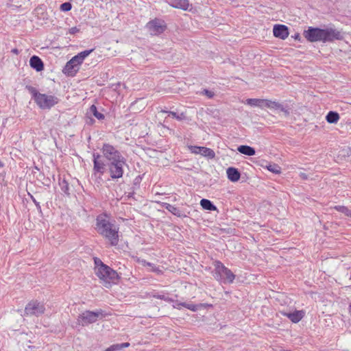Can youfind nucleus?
Masks as SVG:
<instances>
[{"instance_id": "18", "label": "nucleus", "mask_w": 351, "mask_h": 351, "mask_svg": "<svg viewBox=\"0 0 351 351\" xmlns=\"http://www.w3.org/2000/svg\"><path fill=\"white\" fill-rule=\"evenodd\" d=\"M284 315L292 322L298 323L303 318L304 313L302 311H295L292 313H285Z\"/></svg>"}, {"instance_id": "7", "label": "nucleus", "mask_w": 351, "mask_h": 351, "mask_svg": "<svg viewBox=\"0 0 351 351\" xmlns=\"http://www.w3.org/2000/svg\"><path fill=\"white\" fill-rule=\"evenodd\" d=\"M102 316V311H86L80 314L77 317V322L82 326L96 322L99 317Z\"/></svg>"}, {"instance_id": "1", "label": "nucleus", "mask_w": 351, "mask_h": 351, "mask_svg": "<svg viewBox=\"0 0 351 351\" xmlns=\"http://www.w3.org/2000/svg\"><path fill=\"white\" fill-rule=\"evenodd\" d=\"M95 230L108 241L110 245L119 243V228L112 223L104 215H99L96 219Z\"/></svg>"}, {"instance_id": "13", "label": "nucleus", "mask_w": 351, "mask_h": 351, "mask_svg": "<svg viewBox=\"0 0 351 351\" xmlns=\"http://www.w3.org/2000/svg\"><path fill=\"white\" fill-rule=\"evenodd\" d=\"M188 147L190 152L193 154H200L208 159H213L215 157V152L210 148L195 145H190Z\"/></svg>"}, {"instance_id": "33", "label": "nucleus", "mask_w": 351, "mask_h": 351, "mask_svg": "<svg viewBox=\"0 0 351 351\" xmlns=\"http://www.w3.org/2000/svg\"><path fill=\"white\" fill-rule=\"evenodd\" d=\"M72 8L71 3L69 2H65L60 5V10L62 12L70 11Z\"/></svg>"}, {"instance_id": "23", "label": "nucleus", "mask_w": 351, "mask_h": 351, "mask_svg": "<svg viewBox=\"0 0 351 351\" xmlns=\"http://www.w3.org/2000/svg\"><path fill=\"white\" fill-rule=\"evenodd\" d=\"M339 114L335 111H330L326 116V120L329 123H336L339 120Z\"/></svg>"}, {"instance_id": "39", "label": "nucleus", "mask_w": 351, "mask_h": 351, "mask_svg": "<svg viewBox=\"0 0 351 351\" xmlns=\"http://www.w3.org/2000/svg\"><path fill=\"white\" fill-rule=\"evenodd\" d=\"M80 28H78L77 27H71V28H69V29L68 32H69L70 34L73 35V34H77V33L80 32Z\"/></svg>"}, {"instance_id": "26", "label": "nucleus", "mask_w": 351, "mask_h": 351, "mask_svg": "<svg viewBox=\"0 0 351 351\" xmlns=\"http://www.w3.org/2000/svg\"><path fill=\"white\" fill-rule=\"evenodd\" d=\"M93 51V49L85 50L79 53L77 55L75 56L74 58L79 61L81 64L83 62L84 60L90 55V53Z\"/></svg>"}, {"instance_id": "15", "label": "nucleus", "mask_w": 351, "mask_h": 351, "mask_svg": "<svg viewBox=\"0 0 351 351\" xmlns=\"http://www.w3.org/2000/svg\"><path fill=\"white\" fill-rule=\"evenodd\" d=\"M274 36L285 40L289 36L288 27L285 25H275L273 28Z\"/></svg>"}, {"instance_id": "28", "label": "nucleus", "mask_w": 351, "mask_h": 351, "mask_svg": "<svg viewBox=\"0 0 351 351\" xmlns=\"http://www.w3.org/2000/svg\"><path fill=\"white\" fill-rule=\"evenodd\" d=\"M263 99H247L245 104L251 106H257L261 108Z\"/></svg>"}, {"instance_id": "21", "label": "nucleus", "mask_w": 351, "mask_h": 351, "mask_svg": "<svg viewBox=\"0 0 351 351\" xmlns=\"http://www.w3.org/2000/svg\"><path fill=\"white\" fill-rule=\"evenodd\" d=\"M237 150L241 153L246 156H254L256 153L255 149L248 145H240L238 147Z\"/></svg>"}, {"instance_id": "6", "label": "nucleus", "mask_w": 351, "mask_h": 351, "mask_svg": "<svg viewBox=\"0 0 351 351\" xmlns=\"http://www.w3.org/2000/svg\"><path fill=\"white\" fill-rule=\"evenodd\" d=\"M125 165H127L126 158H121L117 161L108 163L107 167L110 178L114 180L122 178Z\"/></svg>"}, {"instance_id": "45", "label": "nucleus", "mask_w": 351, "mask_h": 351, "mask_svg": "<svg viewBox=\"0 0 351 351\" xmlns=\"http://www.w3.org/2000/svg\"><path fill=\"white\" fill-rule=\"evenodd\" d=\"M121 349L128 348L130 346V343L128 342L121 343Z\"/></svg>"}, {"instance_id": "11", "label": "nucleus", "mask_w": 351, "mask_h": 351, "mask_svg": "<svg viewBox=\"0 0 351 351\" xmlns=\"http://www.w3.org/2000/svg\"><path fill=\"white\" fill-rule=\"evenodd\" d=\"M304 36L310 42L323 41V29L310 27Z\"/></svg>"}, {"instance_id": "34", "label": "nucleus", "mask_w": 351, "mask_h": 351, "mask_svg": "<svg viewBox=\"0 0 351 351\" xmlns=\"http://www.w3.org/2000/svg\"><path fill=\"white\" fill-rule=\"evenodd\" d=\"M121 343H116L110 346L107 349H106L104 351H117V350H121Z\"/></svg>"}, {"instance_id": "37", "label": "nucleus", "mask_w": 351, "mask_h": 351, "mask_svg": "<svg viewBox=\"0 0 351 351\" xmlns=\"http://www.w3.org/2000/svg\"><path fill=\"white\" fill-rule=\"evenodd\" d=\"M271 104V100L263 99L261 108L262 109H265V108H270Z\"/></svg>"}, {"instance_id": "32", "label": "nucleus", "mask_w": 351, "mask_h": 351, "mask_svg": "<svg viewBox=\"0 0 351 351\" xmlns=\"http://www.w3.org/2000/svg\"><path fill=\"white\" fill-rule=\"evenodd\" d=\"M165 112L168 113L169 115H171L173 118L179 121L182 120L184 118V114L183 113L178 114L176 112L173 111H165Z\"/></svg>"}, {"instance_id": "8", "label": "nucleus", "mask_w": 351, "mask_h": 351, "mask_svg": "<svg viewBox=\"0 0 351 351\" xmlns=\"http://www.w3.org/2000/svg\"><path fill=\"white\" fill-rule=\"evenodd\" d=\"M145 27L150 34L154 36H157L163 33L167 28L165 22L163 20L157 18L149 21L146 24Z\"/></svg>"}, {"instance_id": "16", "label": "nucleus", "mask_w": 351, "mask_h": 351, "mask_svg": "<svg viewBox=\"0 0 351 351\" xmlns=\"http://www.w3.org/2000/svg\"><path fill=\"white\" fill-rule=\"evenodd\" d=\"M168 4L175 8L187 10L190 6L188 0H167Z\"/></svg>"}, {"instance_id": "4", "label": "nucleus", "mask_w": 351, "mask_h": 351, "mask_svg": "<svg viewBox=\"0 0 351 351\" xmlns=\"http://www.w3.org/2000/svg\"><path fill=\"white\" fill-rule=\"evenodd\" d=\"M95 274L106 287L116 283L119 277L117 271L108 265L101 266L99 269H96Z\"/></svg>"}, {"instance_id": "12", "label": "nucleus", "mask_w": 351, "mask_h": 351, "mask_svg": "<svg viewBox=\"0 0 351 351\" xmlns=\"http://www.w3.org/2000/svg\"><path fill=\"white\" fill-rule=\"evenodd\" d=\"M80 64L81 63L74 57H73L69 61L66 62L62 71L65 75L73 77L78 72Z\"/></svg>"}, {"instance_id": "20", "label": "nucleus", "mask_w": 351, "mask_h": 351, "mask_svg": "<svg viewBox=\"0 0 351 351\" xmlns=\"http://www.w3.org/2000/svg\"><path fill=\"white\" fill-rule=\"evenodd\" d=\"M162 207L167 210L169 212H170L171 214L177 217H182L186 216L178 208L169 203L163 202Z\"/></svg>"}, {"instance_id": "25", "label": "nucleus", "mask_w": 351, "mask_h": 351, "mask_svg": "<svg viewBox=\"0 0 351 351\" xmlns=\"http://www.w3.org/2000/svg\"><path fill=\"white\" fill-rule=\"evenodd\" d=\"M269 109H271V110H280L282 112H285L286 114H289L288 110L283 106V105H282L281 104H280L277 101H272L271 100V104L270 105V108Z\"/></svg>"}, {"instance_id": "36", "label": "nucleus", "mask_w": 351, "mask_h": 351, "mask_svg": "<svg viewBox=\"0 0 351 351\" xmlns=\"http://www.w3.org/2000/svg\"><path fill=\"white\" fill-rule=\"evenodd\" d=\"M94 261L95 265V272L96 271V269H99L100 267H101V266L106 265L98 258H95Z\"/></svg>"}, {"instance_id": "22", "label": "nucleus", "mask_w": 351, "mask_h": 351, "mask_svg": "<svg viewBox=\"0 0 351 351\" xmlns=\"http://www.w3.org/2000/svg\"><path fill=\"white\" fill-rule=\"evenodd\" d=\"M200 205L204 209L207 210L215 211L217 210V207L213 204V203L207 199H201Z\"/></svg>"}, {"instance_id": "19", "label": "nucleus", "mask_w": 351, "mask_h": 351, "mask_svg": "<svg viewBox=\"0 0 351 351\" xmlns=\"http://www.w3.org/2000/svg\"><path fill=\"white\" fill-rule=\"evenodd\" d=\"M228 178L232 182H237L241 177V174L237 169L234 167H228L226 170Z\"/></svg>"}, {"instance_id": "3", "label": "nucleus", "mask_w": 351, "mask_h": 351, "mask_svg": "<svg viewBox=\"0 0 351 351\" xmlns=\"http://www.w3.org/2000/svg\"><path fill=\"white\" fill-rule=\"evenodd\" d=\"M213 276L215 278L222 283H232L235 275L230 269L227 268L221 261L214 262Z\"/></svg>"}, {"instance_id": "9", "label": "nucleus", "mask_w": 351, "mask_h": 351, "mask_svg": "<svg viewBox=\"0 0 351 351\" xmlns=\"http://www.w3.org/2000/svg\"><path fill=\"white\" fill-rule=\"evenodd\" d=\"M45 307L43 303L37 300L29 302L25 306V315L27 316H40L45 313Z\"/></svg>"}, {"instance_id": "2", "label": "nucleus", "mask_w": 351, "mask_h": 351, "mask_svg": "<svg viewBox=\"0 0 351 351\" xmlns=\"http://www.w3.org/2000/svg\"><path fill=\"white\" fill-rule=\"evenodd\" d=\"M26 88L32 95V97L36 104L41 109H50L59 101L57 97L52 95L40 93L33 86H27Z\"/></svg>"}, {"instance_id": "30", "label": "nucleus", "mask_w": 351, "mask_h": 351, "mask_svg": "<svg viewBox=\"0 0 351 351\" xmlns=\"http://www.w3.org/2000/svg\"><path fill=\"white\" fill-rule=\"evenodd\" d=\"M60 186L61 188V190L66 194H69V186L68 182L63 180L62 182H60Z\"/></svg>"}, {"instance_id": "35", "label": "nucleus", "mask_w": 351, "mask_h": 351, "mask_svg": "<svg viewBox=\"0 0 351 351\" xmlns=\"http://www.w3.org/2000/svg\"><path fill=\"white\" fill-rule=\"evenodd\" d=\"M267 169L269 171L275 173H279L280 172V167L276 165H270L267 167Z\"/></svg>"}, {"instance_id": "46", "label": "nucleus", "mask_w": 351, "mask_h": 351, "mask_svg": "<svg viewBox=\"0 0 351 351\" xmlns=\"http://www.w3.org/2000/svg\"><path fill=\"white\" fill-rule=\"evenodd\" d=\"M11 51H12V53L16 54V55L19 53V51L16 48L12 49Z\"/></svg>"}, {"instance_id": "44", "label": "nucleus", "mask_w": 351, "mask_h": 351, "mask_svg": "<svg viewBox=\"0 0 351 351\" xmlns=\"http://www.w3.org/2000/svg\"><path fill=\"white\" fill-rule=\"evenodd\" d=\"M131 258L136 263H141V258L138 257L137 256H135V255H132L131 256Z\"/></svg>"}, {"instance_id": "17", "label": "nucleus", "mask_w": 351, "mask_h": 351, "mask_svg": "<svg viewBox=\"0 0 351 351\" xmlns=\"http://www.w3.org/2000/svg\"><path fill=\"white\" fill-rule=\"evenodd\" d=\"M30 66L36 71H41L44 69V64L42 60L36 56H33L29 60Z\"/></svg>"}, {"instance_id": "24", "label": "nucleus", "mask_w": 351, "mask_h": 351, "mask_svg": "<svg viewBox=\"0 0 351 351\" xmlns=\"http://www.w3.org/2000/svg\"><path fill=\"white\" fill-rule=\"evenodd\" d=\"M181 306H184V307L186 308L187 309H189L193 312H195L198 310V305L194 304L193 303L182 302V303L176 304L177 308L180 309Z\"/></svg>"}, {"instance_id": "5", "label": "nucleus", "mask_w": 351, "mask_h": 351, "mask_svg": "<svg viewBox=\"0 0 351 351\" xmlns=\"http://www.w3.org/2000/svg\"><path fill=\"white\" fill-rule=\"evenodd\" d=\"M100 150L102 156L108 161V163L125 158L116 147L108 143H104Z\"/></svg>"}, {"instance_id": "48", "label": "nucleus", "mask_w": 351, "mask_h": 351, "mask_svg": "<svg viewBox=\"0 0 351 351\" xmlns=\"http://www.w3.org/2000/svg\"><path fill=\"white\" fill-rule=\"evenodd\" d=\"M0 166H2L1 163L0 162Z\"/></svg>"}, {"instance_id": "38", "label": "nucleus", "mask_w": 351, "mask_h": 351, "mask_svg": "<svg viewBox=\"0 0 351 351\" xmlns=\"http://www.w3.org/2000/svg\"><path fill=\"white\" fill-rule=\"evenodd\" d=\"M101 155L97 152L93 153V162L101 160Z\"/></svg>"}, {"instance_id": "14", "label": "nucleus", "mask_w": 351, "mask_h": 351, "mask_svg": "<svg viewBox=\"0 0 351 351\" xmlns=\"http://www.w3.org/2000/svg\"><path fill=\"white\" fill-rule=\"evenodd\" d=\"M342 38L343 36L341 32L337 29L332 28L323 29V42H330Z\"/></svg>"}, {"instance_id": "40", "label": "nucleus", "mask_w": 351, "mask_h": 351, "mask_svg": "<svg viewBox=\"0 0 351 351\" xmlns=\"http://www.w3.org/2000/svg\"><path fill=\"white\" fill-rule=\"evenodd\" d=\"M203 93L206 95L208 98H212L214 96V93L213 91L208 90L207 89H204L203 90Z\"/></svg>"}, {"instance_id": "31", "label": "nucleus", "mask_w": 351, "mask_h": 351, "mask_svg": "<svg viewBox=\"0 0 351 351\" xmlns=\"http://www.w3.org/2000/svg\"><path fill=\"white\" fill-rule=\"evenodd\" d=\"M148 267H149V271L154 272L157 274H162V271L160 269V268L159 267L156 266V265H154V263H150V265H148Z\"/></svg>"}, {"instance_id": "41", "label": "nucleus", "mask_w": 351, "mask_h": 351, "mask_svg": "<svg viewBox=\"0 0 351 351\" xmlns=\"http://www.w3.org/2000/svg\"><path fill=\"white\" fill-rule=\"evenodd\" d=\"M31 199H32V202L34 203V204L36 205V208L38 209V210L40 213H41V206L40 205V203L38 202H37L36 200V199L32 195L31 196Z\"/></svg>"}, {"instance_id": "29", "label": "nucleus", "mask_w": 351, "mask_h": 351, "mask_svg": "<svg viewBox=\"0 0 351 351\" xmlns=\"http://www.w3.org/2000/svg\"><path fill=\"white\" fill-rule=\"evenodd\" d=\"M335 209L345 214L348 217H351V210L344 206H335Z\"/></svg>"}, {"instance_id": "43", "label": "nucleus", "mask_w": 351, "mask_h": 351, "mask_svg": "<svg viewBox=\"0 0 351 351\" xmlns=\"http://www.w3.org/2000/svg\"><path fill=\"white\" fill-rule=\"evenodd\" d=\"M140 264L142 265L144 267H148V265H150V263L149 262H147L145 260L142 259V258L141 260Z\"/></svg>"}, {"instance_id": "47", "label": "nucleus", "mask_w": 351, "mask_h": 351, "mask_svg": "<svg viewBox=\"0 0 351 351\" xmlns=\"http://www.w3.org/2000/svg\"><path fill=\"white\" fill-rule=\"evenodd\" d=\"M299 37H300L299 34H295V36H294V38H295V39H298Z\"/></svg>"}, {"instance_id": "49", "label": "nucleus", "mask_w": 351, "mask_h": 351, "mask_svg": "<svg viewBox=\"0 0 351 351\" xmlns=\"http://www.w3.org/2000/svg\"><path fill=\"white\" fill-rule=\"evenodd\" d=\"M350 308H351V304H350Z\"/></svg>"}, {"instance_id": "10", "label": "nucleus", "mask_w": 351, "mask_h": 351, "mask_svg": "<svg viewBox=\"0 0 351 351\" xmlns=\"http://www.w3.org/2000/svg\"><path fill=\"white\" fill-rule=\"evenodd\" d=\"M106 167L107 165L104 163L103 160L93 162L91 177L95 183L100 184L103 182L102 176L106 171Z\"/></svg>"}, {"instance_id": "27", "label": "nucleus", "mask_w": 351, "mask_h": 351, "mask_svg": "<svg viewBox=\"0 0 351 351\" xmlns=\"http://www.w3.org/2000/svg\"><path fill=\"white\" fill-rule=\"evenodd\" d=\"M89 112L93 114L99 120H102L105 118L104 114L99 112L95 105H92L89 108Z\"/></svg>"}, {"instance_id": "42", "label": "nucleus", "mask_w": 351, "mask_h": 351, "mask_svg": "<svg viewBox=\"0 0 351 351\" xmlns=\"http://www.w3.org/2000/svg\"><path fill=\"white\" fill-rule=\"evenodd\" d=\"M154 297L156 298H158V299L164 300L165 301H169L170 300V299L168 297H166V296H165L163 295H155Z\"/></svg>"}]
</instances>
